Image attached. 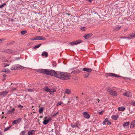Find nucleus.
I'll return each instance as SVG.
<instances>
[{"label": "nucleus", "instance_id": "1", "mask_svg": "<svg viewBox=\"0 0 135 135\" xmlns=\"http://www.w3.org/2000/svg\"><path fill=\"white\" fill-rule=\"evenodd\" d=\"M52 72L51 76H54L62 79L68 80L69 79V75L66 73L60 71H56L53 70Z\"/></svg>", "mask_w": 135, "mask_h": 135}, {"label": "nucleus", "instance_id": "2", "mask_svg": "<svg viewBox=\"0 0 135 135\" xmlns=\"http://www.w3.org/2000/svg\"><path fill=\"white\" fill-rule=\"evenodd\" d=\"M37 71L38 72L42 73L48 75H51L52 74V72L53 71V70L49 69H40L37 70Z\"/></svg>", "mask_w": 135, "mask_h": 135}, {"label": "nucleus", "instance_id": "3", "mask_svg": "<svg viewBox=\"0 0 135 135\" xmlns=\"http://www.w3.org/2000/svg\"><path fill=\"white\" fill-rule=\"evenodd\" d=\"M44 90L46 91L49 92L51 95H52L54 94V92L56 91L55 89H52L51 90L47 86L44 87Z\"/></svg>", "mask_w": 135, "mask_h": 135}, {"label": "nucleus", "instance_id": "4", "mask_svg": "<svg viewBox=\"0 0 135 135\" xmlns=\"http://www.w3.org/2000/svg\"><path fill=\"white\" fill-rule=\"evenodd\" d=\"M108 90L110 94L111 95L114 96H116L117 95V93L116 92L113 90L111 89L110 88H108Z\"/></svg>", "mask_w": 135, "mask_h": 135}, {"label": "nucleus", "instance_id": "5", "mask_svg": "<svg viewBox=\"0 0 135 135\" xmlns=\"http://www.w3.org/2000/svg\"><path fill=\"white\" fill-rule=\"evenodd\" d=\"M105 76H114L117 78L120 77V76L119 75H118L112 73H106L105 74Z\"/></svg>", "mask_w": 135, "mask_h": 135}, {"label": "nucleus", "instance_id": "6", "mask_svg": "<svg viewBox=\"0 0 135 135\" xmlns=\"http://www.w3.org/2000/svg\"><path fill=\"white\" fill-rule=\"evenodd\" d=\"M82 41L80 40H78L76 41H74L72 42H70L69 44H71V45H74L77 44H79L80 43H81Z\"/></svg>", "mask_w": 135, "mask_h": 135}, {"label": "nucleus", "instance_id": "7", "mask_svg": "<svg viewBox=\"0 0 135 135\" xmlns=\"http://www.w3.org/2000/svg\"><path fill=\"white\" fill-rule=\"evenodd\" d=\"M46 38L44 37L41 36H37L35 37V38L33 39V40H45Z\"/></svg>", "mask_w": 135, "mask_h": 135}, {"label": "nucleus", "instance_id": "8", "mask_svg": "<svg viewBox=\"0 0 135 135\" xmlns=\"http://www.w3.org/2000/svg\"><path fill=\"white\" fill-rule=\"evenodd\" d=\"M21 118H19L14 120L13 122L12 123V124L13 125L14 124H17V123L20 122H21Z\"/></svg>", "mask_w": 135, "mask_h": 135}, {"label": "nucleus", "instance_id": "9", "mask_svg": "<svg viewBox=\"0 0 135 135\" xmlns=\"http://www.w3.org/2000/svg\"><path fill=\"white\" fill-rule=\"evenodd\" d=\"M124 96H126L128 97H131L132 95L131 93L129 91H127L126 92L124 93L123 94Z\"/></svg>", "mask_w": 135, "mask_h": 135}, {"label": "nucleus", "instance_id": "10", "mask_svg": "<svg viewBox=\"0 0 135 135\" xmlns=\"http://www.w3.org/2000/svg\"><path fill=\"white\" fill-rule=\"evenodd\" d=\"M107 122L108 125L111 124V122H110L108 120V118H106L105 120L103 121V122L102 124L103 125H105V123Z\"/></svg>", "mask_w": 135, "mask_h": 135}, {"label": "nucleus", "instance_id": "11", "mask_svg": "<svg viewBox=\"0 0 135 135\" xmlns=\"http://www.w3.org/2000/svg\"><path fill=\"white\" fill-rule=\"evenodd\" d=\"M8 93V91H4L2 92H0V96H2L3 97H5L7 95Z\"/></svg>", "mask_w": 135, "mask_h": 135}, {"label": "nucleus", "instance_id": "12", "mask_svg": "<svg viewBox=\"0 0 135 135\" xmlns=\"http://www.w3.org/2000/svg\"><path fill=\"white\" fill-rule=\"evenodd\" d=\"M83 114L84 117L85 118L89 119L90 117V115L86 112H84Z\"/></svg>", "mask_w": 135, "mask_h": 135}, {"label": "nucleus", "instance_id": "13", "mask_svg": "<svg viewBox=\"0 0 135 135\" xmlns=\"http://www.w3.org/2000/svg\"><path fill=\"white\" fill-rule=\"evenodd\" d=\"M83 70L86 71L88 73H90L91 72L92 69L89 68H84L83 69Z\"/></svg>", "mask_w": 135, "mask_h": 135}, {"label": "nucleus", "instance_id": "14", "mask_svg": "<svg viewBox=\"0 0 135 135\" xmlns=\"http://www.w3.org/2000/svg\"><path fill=\"white\" fill-rule=\"evenodd\" d=\"M35 133V131L32 130L29 131L28 133V135H34Z\"/></svg>", "mask_w": 135, "mask_h": 135}, {"label": "nucleus", "instance_id": "15", "mask_svg": "<svg viewBox=\"0 0 135 135\" xmlns=\"http://www.w3.org/2000/svg\"><path fill=\"white\" fill-rule=\"evenodd\" d=\"M4 51L7 53H14L13 50L9 49L5 50Z\"/></svg>", "mask_w": 135, "mask_h": 135}, {"label": "nucleus", "instance_id": "16", "mask_svg": "<svg viewBox=\"0 0 135 135\" xmlns=\"http://www.w3.org/2000/svg\"><path fill=\"white\" fill-rule=\"evenodd\" d=\"M15 110L14 108H13L12 109L9 110L7 113V114H12L14 112Z\"/></svg>", "mask_w": 135, "mask_h": 135}, {"label": "nucleus", "instance_id": "17", "mask_svg": "<svg viewBox=\"0 0 135 135\" xmlns=\"http://www.w3.org/2000/svg\"><path fill=\"white\" fill-rule=\"evenodd\" d=\"M93 34L91 33L90 34H88L84 36V37L86 39H87L89 38L90 37H91Z\"/></svg>", "mask_w": 135, "mask_h": 135}, {"label": "nucleus", "instance_id": "18", "mask_svg": "<svg viewBox=\"0 0 135 135\" xmlns=\"http://www.w3.org/2000/svg\"><path fill=\"white\" fill-rule=\"evenodd\" d=\"M135 127V120L131 122L130 126L131 128H133Z\"/></svg>", "mask_w": 135, "mask_h": 135}, {"label": "nucleus", "instance_id": "19", "mask_svg": "<svg viewBox=\"0 0 135 135\" xmlns=\"http://www.w3.org/2000/svg\"><path fill=\"white\" fill-rule=\"evenodd\" d=\"M80 70L79 69H77L72 71L71 73L73 74H75L77 73H79L80 72Z\"/></svg>", "mask_w": 135, "mask_h": 135}, {"label": "nucleus", "instance_id": "20", "mask_svg": "<svg viewBox=\"0 0 135 135\" xmlns=\"http://www.w3.org/2000/svg\"><path fill=\"white\" fill-rule=\"evenodd\" d=\"M71 92V90L69 89H66L65 90V93L66 94H70Z\"/></svg>", "mask_w": 135, "mask_h": 135}, {"label": "nucleus", "instance_id": "21", "mask_svg": "<svg viewBox=\"0 0 135 135\" xmlns=\"http://www.w3.org/2000/svg\"><path fill=\"white\" fill-rule=\"evenodd\" d=\"M129 123L130 122H126L124 123L123 124V127L125 128L126 127H127L128 126Z\"/></svg>", "mask_w": 135, "mask_h": 135}, {"label": "nucleus", "instance_id": "22", "mask_svg": "<svg viewBox=\"0 0 135 135\" xmlns=\"http://www.w3.org/2000/svg\"><path fill=\"white\" fill-rule=\"evenodd\" d=\"M41 55L42 56H44L45 55V57H47L48 56V54L46 52L44 51L42 52Z\"/></svg>", "mask_w": 135, "mask_h": 135}, {"label": "nucleus", "instance_id": "23", "mask_svg": "<svg viewBox=\"0 0 135 135\" xmlns=\"http://www.w3.org/2000/svg\"><path fill=\"white\" fill-rule=\"evenodd\" d=\"M118 117V115H113L112 117V118L114 119L115 120H117Z\"/></svg>", "mask_w": 135, "mask_h": 135}, {"label": "nucleus", "instance_id": "24", "mask_svg": "<svg viewBox=\"0 0 135 135\" xmlns=\"http://www.w3.org/2000/svg\"><path fill=\"white\" fill-rule=\"evenodd\" d=\"M41 44H40L37 45L35 46V47L32 48V49H36L38 48L41 45Z\"/></svg>", "mask_w": 135, "mask_h": 135}, {"label": "nucleus", "instance_id": "25", "mask_svg": "<svg viewBox=\"0 0 135 135\" xmlns=\"http://www.w3.org/2000/svg\"><path fill=\"white\" fill-rule=\"evenodd\" d=\"M125 109V108L124 107H119L118 108V110L120 111H123Z\"/></svg>", "mask_w": 135, "mask_h": 135}, {"label": "nucleus", "instance_id": "26", "mask_svg": "<svg viewBox=\"0 0 135 135\" xmlns=\"http://www.w3.org/2000/svg\"><path fill=\"white\" fill-rule=\"evenodd\" d=\"M50 121L49 119L45 120L44 121L43 123L45 124H46Z\"/></svg>", "mask_w": 135, "mask_h": 135}, {"label": "nucleus", "instance_id": "27", "mask_svg": "<svg viewBox=\"0 0 135 135\" xmlns=\"http://www.w3.org/2000/svg\"><path fill=\"white\" fill-rule=\"evenodd\" d=\"M11 127H12V126H9L8 127L6 128L4 130V132H5V131H8V130L10 129Z\"/></svg>", "mask_w": 135, "mask_h": 135}, {"label": "nucleus", "instance_id": "28", "mask_svg": "<svg viewBox=\"0 0 135 135\" xmlns=\"http://www.w3.org/2000/svg\"><path fill=\"white\" fill-rule=\"evenodd\" d=\"M71 127L73 128H75L76 127V126H77V125L75 124L74 123H71Z\"/></svg>", "mask_w": 135, "mask_h": 135}, {"label": "nucleus", "instance_id": "29", "mask_svg": "<svg viewBox=\"0 0 135 135\" xmlns=\"http://www.w3.org/2000/svg\"><path fill=\"white\" fill-rule=\"evenodd\" d=\"M121 28L120 26H119L117 27H116L114 28V31H117L119 30Z\"/></svg>", "mask_w": 135, "mask_h": 135}, {"label": "nucleus", "instance_id": "30", "mask_svg": "<svg viewBox=\"0 0 135 135\" xmlns=\"http://www.w3.org/2000/svg\"><path fill=\"white\" fill-rule=\"evenodd\" d=\"M43 108L42 107H41L39 109V113H41L43 112Z\"/></svg>", "mask_w": 135, "mask_h": 135}, {"label": "nucleus", "instance_id": "31", "mask_svg": "<svg viewBox=\"0 0 135 135\" xmlns=\"http://www.w3.org/2000/svg\"><path fill=\"white\" fill-rule=\"evenodd\" d=\"M27 32V31L26 30L22 31H21V33L22 35H24Z\"/></svg>", "mask_w": 135, "mask_h": 135}, {"label": "nucleus", "instance_id": "32", "mask_svg": "<svg viewBox=\"0 0 135 135\" xmlns=\"http://www.w3.org/2000/svg\"><path fill=\"white\" fill-rule=\"evenodd\" d=\"M130 37L131 38H133L135 36V33H132L131 34L130 36Z\"/></svg>", "mask_w": 135, "mask_h": 135}, {"label": "nucleus", "instance_id": "33", "mask_svg": "<svg viewBox=\"0 0 135 135\" xmlns=\"http://www.w3.org/2000/svg\"><path fill=\"white\" fill-rule=\"evenodd\" d=\"M6 4V3H4L3 4L1 5H0V8H3L4 6H5Z\"/></svg>", "mask_w": 135, "mask_h": 135}, {"label": "nucleus", "instance_id": "34", "mask_svg": "<svg viewBox=\"0 0 135 135\" xmlns=\"http://www.w3.org/2000/svg\"><path fill=\"white\" fill-rule=\"evenodd\" d=\"M25 131H23L20 133V135H25Z\"/></svg>", "mask_w": 135, "mask_h": 135}, {"label": "nucleus", "instance_id": "35", "mask_svg": "<svg viewBox=\"0 0 135 135\" xmlns=\"http://www.w3.org/2000/svg\"><path fill=\"white\" fill-rule=\"evenodd\" d=\"M89 75V74L88 73H86L84 75V77L86 78H87Z\"/></svg>", "mask_w": 135, "mask_h": 135}, {"label": "nucleus", "instance_id": "36", "mask_svg": "<svg viewBox=\"0 0 135 135\" xmlns=\"http://www.w3.org/2000/svg\"><path fill=\"white\" fill-rule=\"evenodd\" d=\"M59 113V112H57L56 113H55V114H53L52 115V117H55L57 114H58Z\"/></svg>", "mask_w": 135, "mask_h": 135}, {"label": "nucleus", "instance_id": "37", "mask_svg": "<svg viewBox=\"0 0 135 135\" xmlns=\"http://www.w3.org/2000/svg\"><path fill=\"white\" fill-rule=\"evenodd\" d=\"M33 90L32 89H27V90L29 92H32Z\"/></svg>", "mask_w": 135, "mask_h": 135}, {"label": "nucleus", "instance_id": "38", "mask_svg": "<svg viewBox=\"0 0 135 135\" xmlns=\"http://www.w3.org/2000/svg\"><path fill=\"white\" fill-rule=\"evenodd\" d=\"M17 68L18 69H22L24 68V67L22 66H20L19 67H17Z\"/></svg>", "mask_w": 135, "mask_h": 135}, {"label": "nucleus", "instance_id": "39", "mask_svg": "<svg viewBox=\"0 0 135 135\" xmlns=\"http://www.w3.org/2000/svg\"><path fill=\"white\" fill-rule=\"evenodd\" d=\"M86 28L85 27H82L81 28V30L83 31H85L86 30Z\"/></svg>", "mask_w": 135, "mask_h": 135}, {"label": "nucleus", "instance_id": "40", "mask_svg": "<svg viewBox=\"0 0 135 135\" xmlns=\"http://www.w3.org/2000/svg\"><path fill=\"white\" fill-rule=\"evenodd\" d=\"M15 42V41H12L11 42H9V43H8V45H11L12 44L14 43Z\"/></svg>", "mask_w": 135, "mask_h": 135}, {"label": "nucleus", "instance_id": "41", "mask_svg": "<svg viewBox=\"0 0 135 135\" xmlns=\"http://www.w3.org/2000/svg\"><path fill=\"white\" fill-rule=\"evenodd\" d=\"M4 40V39L3 38L0 39V43H1L2 41H3Z\"/></svg>", "mask_w": 135, "mask_h": 135}, {"label": "nucleus", "instance_id": "42", "mask_svg": "<svg viewBox=\"0 0 135 135\" xmlns=\"http://www.w3.org/2000/svg\"><path fill=\"white\" fill-rule=\"evenodd\" d=\"M125 38L127 39L128 40H129L131 39V37H125Z\"/></svg>", "mask_w": 135, "mask_h": 135}, {"label": "nucleus", "instance_id": "43", "mask_svg": "<svg viewBox=\"0 0 135 135\" xmlns=\"http://www.w3.org/2000/svg\"><path fill=\"white\" fill-rule=\"evenodd\" d=\"M103 112H104V111L102 110L100 112H99V114H103Z\"/></svg>", "mask_w": 135, "mask_h": 135}, {"label": "nucleus", "instance_id": "44", "mask_svg": "<svg viewBox=\"0 0 135 135\" xmlns=\"http://www.w3.org/2000/svg\"><path fill=\"white\" fill-rule=\"evenodd\" d=\"M4 67H6L7 66H9V64H4Z\"/></svg>", "mask_w": 135, "mask_h": 135}, {"label": "nucleus", "instance_id": "45", "mask_svg": "<svg viewBox=\"0 0 135 135\" xmlns=\"http://www.w3.org/2000/svg\"><path fill=\"white\" fill-rule=\"evenodd\" d=\"M61 104V102H59L57 104V105H60Z\"/></svg>", "mask_w": 135, "mask_h": 135}, {"label": "nucleus", "instance_id": "46", "mask_svg": "<svg viewBox=\"0 0 135 135\" xmlns=\"http://www.w3.org/2000/svg\"><path fill=\"white\" fill-rule=\"evenodd\" d=\"M20 107H21L22 108L23 107V106L21 105H19L18 106V107L20 108Z\"/></svg>", "mask_w": 135, "mask_h": 135}, {"label": "nucleus", "instance_id": "47", "mask_svg": "<svg viewBox=\"0 0 135 135\" xmlns=\"http://www.w3.org/2000/svg\"><path fill=\"white\" fill-rule=\"evenodd\" d=\"M17 69V67H16V68H15V67L14 68L13 67V69H11V70H13L16 69Z\"/></svg>", "mask_w": 135, "mask_h": 135}, {"label": "nucleus", "instance_id": "48", "mask_svg": "<svg viewBox=\"0 0 135 135\" xmlns=\"http://www.w3.org/2000/svg\"><path fill=\"white\" fill-rule=\"evenodd\" d=\"M20 57H16V60H19L20 59Z\"/></svg>", "mask_w": 135, "mask_h": 135}, {"label": "nucleus", "instance_id": "49", "mask_svg": "<svg viewBox=\"0 0 135 135\" xmlns=\"http://www.w3.org/2000/svg\"><path fill=\"white\" fill-rule=\"evenodd\" d=\"M123 78L124 79H127L128 80H130V78H126V77H124Z\"/></svg>", "mask_w": 135, "mask_h": 135}, {"label": "nucleus", "instance_id": "50", "mask_svg": "<svg viewBox=\"0 0 135 135\" xmlns=\"http://www.w3.org/2000/svg\"><path fill=\"white\" fill-rule=\"evenodd\" d=\"M127 29L128 28H126L124 29V31H127Z\"/></svg>", "mask_w": 135, "mask_h": 135}, {"label": "nucleus", "instance_id": "51", "mask_svg": "<svg viewBox=\"0 0 135 135\" xmlns=\"http://www.w3.org/2000/svg\"><path fill=\"white\" fill-rule=\"evenodd\" d=\"M52 66H53V67H55L56 66V65L55 64H52Z\"/></svg>", "mask_w": 135, "mask_h": 135}, {"label": "nucleus", "instance_id": "52", "mask_svg": "<svg viewBox=\"0 0 135 135\" xmlns=\"http://www.w3.org/2000/svg\"><path fill=\"white\" fill-rule=\"evenodd\" d=\"M132 105L133 106H135V102H133L132 103Z\"/></svg>", "mask_w": 135, "mask_h": 135}, {"label": "nucleus", "instance_id": "53", "mask_svg": "<svg viewBox=\"0 0 135 135\" xmlns=\"http://www.w3.org/2000/svg\"><path fill=\"white\" fill-rule=\"evenodd\" d=\"M16 89V88H12V90H15Z\"/></svg>", "mask_w": 135, "mask_h": 135}, {"label": "nucleus", "instance_id": "54", "mask_svg": "<svg viewBox=\"0 0 135 135\" xmlns=\"http://www.w3.org/2000/svg\"><path fill=\"white\" fill-rule=\"evenodd\" d=\"M96 100V101H98V103H99V101L100 100L99 99H97Z\"/></svg>", "mask_w": 135, "mask_h": 135}, {"label": "nucleus", "instance_id": "55", "mask_svg": "<svg viewBox=\"0 0 135 135\" xmlns=\"http://www.w3.org/2000/svg\"><path fill=\"white\" fill-rule=\"evenodd\" d=\"M2 133L1 131H0V135H2Z\"/></svg>", "mask_w": 135, "mask_h": 135}, {"label": "nucleus", "instance_id": "56", "mask_svg": "<svg viewBox=\"0 0 135 135\" xmlns=\"http://www.w3.org/2000/svg\"><path fill=\"white\" fill-rule=\"evenodd\" d=\"M6 76V75L5 74H4L3 75V76L4 77H5Z\"/></svg>", "mask_w": 135, "mask_h": 135}, {"label": "nucleus", "instance_id": "57", "mask_svg": "<svg viewBox=\"0 0 135 135\" xmlns=\"http://www.w3.org/2000/svg\"><path fill=\"white\" fill-rule=\"evenodd\" d=\"M3 71L5 72H6L7 71L6 70H3Z\"/></svg>", "mask_w": 135, "mask_h": 135}, {"label": "nucleus", "instance_id": "58", "mask_svg": "<svg viewBox=\"0 0 135 135\" xmlns=\"http://www.w3.org/2000/svg\"><path fill=\"white\" fill-rule=\"evenodd\" d=\"M120 38H121L125 39V37H120Z\"/></svg>", "mask_w": 135, "mask_h": 135}, {"label": "nucleus", "instance_id": "59", "mask_svg": "<svg viewBox=\"0 0 135 135\" xmlns=\"http://www.w3.org/2000/svg\"><path fill=\"white\" fill-rule=\"evenodd\" d=\"M92 0H89V1L90 2H92Z\"/></svg>", "mask_w": 135, "mask_h": 135}, {"label": "nucleus", "instance_id": "60", "mask_svg": "<svg viewBox=\"0 0 135 135\" xmlns=\"http://www.w3.org/2000/svg\"><path fill=\"white\" fill-rule=\"evenodd\" d=\"M81 94H82V95H84V94L83 93H81Z\"/></svg>", "mask_w": 135, "mask_h": 135}, {"label": "nucleus", "instance_id": "61", "mask_svg": "<svg viewBox=\"0 0 135 135\" xmlns=\"http://www.w3.org/2000/svg\"><path fill=\"white\" fill-rule=\"evenodd\" d=\"M13 67H12L11 68V69H13Z\"/></svg>", "mask_w": 135, "mask_h": 135}, {"label": "nucleus", "instance_id": "62", "mask_svg": "<svg viewBox=\"0 0 135 135\" xmlns=\"http://www.w3.org/2000/svg\"><path fill=\"white\" fill-rule=\"evenodd\" d=\"M76 127H77L78 128H79V127L77 126H76Z\"/></svg>", "mask_w": 135, "mask_h": 135}, {"label": "nucleus", "instance_id": "63", "mask_svg": "<svg viewBox=\"0 0 135 135\" xmlns=\"http://www.w3.org/2000/svg\"><path fill=\"white\" fill-rule=\"evenodd\" d=\"M76 98H78V97H76Z\"/></svg>", "mask_w": 135, "mask_h": 135}, {"label": "nucleus", "instance_id": "64", "mask_svg": "<svg viewBox=\"0 0 135 135\" xmlns=\"http://www.w3.org/2000/svg\"><path fill=\"white\" fill-rule=\"evenodd\" d=\"M6 61V62H7V60L6 61Z\"/></svg>", "mask_w": 135, "mask_h": 135}]
</instances>
